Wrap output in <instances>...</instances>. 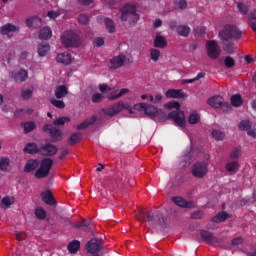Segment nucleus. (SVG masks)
<instances>
[{
  "label": "nucleus",
  "instance_id": "f257e3e1",
  "mask_svg": "<svg viewBox=\"0 0 256 256\" xmlns=\"http://www.w3.org/2000/svg\"><path fill=\"white\" fill-rule=\"evenodd\" d=\"M52 166V158H43L41 162L37 159H28L23 167V172L33 173L35 171V178L42 179L49 176Z\"/></svg>",
  "mask_w": 256,
  "mask_h": 256
},
{
  "label": "nucleus",
  "instance_id": "f03ea898",
  "mask_svg": "<svg viewBox=\"0 0 256 256\" xmlns=\"http://www.w3.org/2000/svg\"><path fill=\"white\" fill-rule=\"evenodd\" d=\"M136 219L140 222L148 221L151 226H164L165 219L160 212L150 213L146 208H142L136 212Z\"/></svg>",
  "mask_w": 256,
  "mask_h": 256
},
{
  "label": "nucleus",
  "instance_id": "7ed1b4c3",
  "mask_svg": "<svg viewBox=\"0 0 256 256\" xmlns=\"http://www.w3.org/2000/svg\"><path fill=\"white\" fill-rule=\"evenodd\" d=\"M168 110L176 109L168 114V119L174 120L178 127H186L185 113L180 111L181 104L179 102H168L165 104Z\"/></svg>",
  "mask_w": 256,
  "mask_h": 256
},
{
  "label": "nucleus",
  "instance_id": "20e7f679",
  "mask_svg": "<svg viewBox=\"0 0 256 256\" xmlns=\"http://www.w3.org/2000/svg\"><path fill=\"white\" fill-rule=\"evenodd\" d=\"M121 21H128L129 25H135L140 19V16L137 14V8L134 5L127 4L121 8Z\"/></svg>",
  "mask_w": 256,
  "mask_h": 256
},
{
  "label": "nucleus",
  "instance_id": "39448f33",
  "mask_svg": "<svg viewBox=\"0 0 256 256\" xmlns=\"http://www.w3.org/2000/svg\"><path fill=\"white\" fill-rule=\"evenodd\" d=\"M61 42L64 47L66 48H77L81 46V38L79 35L74 33L73 31H64L62 37H61Z\"/></svg>",
  "mask_w": 256,
  "mask_h": 256
},
{
  "label": "nucleus",
  "instance_id": "423d86ee",
  "mask_svg": "<svg viewBox=\"0 0 256 256\" xmlns=\"http://www.w3.org/2000/svg\"><path fill=\"white\" fill-rule=\"evenodd\" d=\"M221 40H239L241 38V31L233 25L227 24L224 29L219 32Z\"/></svg>",
  "mask_w": 256,
  "mask_h": 256
},
{
  "label": "nucleus",
  "instance_id": "0eeeda50",
  "mask_svg": "<svg viewBox=\"0 0 256 256\" xmlns=\"http://www.w3.org/2000/svg\"><path fill=\"white\" fill-rule=\"evenodd\" d=\"M123 110H127L129 113H133L131 106L129 104H125L124 102H117L114 106L103 109V113L109 117H113L116 114L121 113Z\"/></svg>",
  "mask_w": 256,
  "mask_h": 256
},
{
  "label": "nucleus",
  "instance_id": "6e6552de",
  "mask_svg": "<svg viewBox=\"0 0 256 256\" xmlns=\"http://www.w3.org/2000/svg\"><path fill=\"white\" fill-rule=\"evenodd\" d=\"M209 172V164L207 162H197L194 163L191 169L193 177L202 179Z\"/></svg>",
  "mask_w": 256,
  "mask_h": 256
},
{
  "label": "nucleus",
  "instance_id": "1a4fd4ad",
  "mask_svg": "<svg viewBox=\"0 0 256 256\" xmlns=\"http://www.w3.org/2000/svg\"><path fill=\"white\" fill-rule=\"evenodd\" d=\"M206 51L207 56L212 60H217L221 55V48L215 40H208L206 42Z\"/></svg>",
  "mask_w": 256,
  "mask_h": 256
},
{
  "label": "nucleus",
  "instance_id": "9d476101",
  "mask_svg": "<svg viewBox=\"0 0 256 256\" xmlns=\"http://www.w3.org/2000/svg\"><path fill=\"white\" fill-rule=\"evenodd\" d=\"M43 132L50 135V138L53 142H58L63 140V132L56 127L52 126V124H45L43 126Z\"/></svg>",
  "mask_w": 256,
  "mask_h": 256
},
{
  "label": "nucleus",
  "instance_id": "9b49d317",
  "mask_svg": "<svg viewBox=\"0 0 256 256\" xmlns=\"http://www.w3.org/2000/svg\"><path fill=\"white\" fill-rule=\"evenodd\" d=\"M85 249L88 253L97 254L103 249V240L99 238H93L87 242Z\"/></svg>",
  "mask_w": 256,
  "mask_h": 256
},
{
  "label": "nucleus",
  "instance_id": "f8f14e48",
  "mask_svg": "<svg viewBox=\"0 0 256 256\" xmlns=\"http://www.w3.org/2000/svg\"><path fill=\"white\" fill-rule=\"evenodd\" d=\"M201 239L209 245L217 246V244L223 242V238L214 237L212 232L207 230H200Z\"/></svg>",
  "mask_w": 256,
  "mask_h": 256
},
{
  "label": "nucleus",
  "instance_id": "ddd939ff",
  "mask_svg": "<svg viewBox=\"0 0 256 256\" xmlns=\"http://www.w3.org/2000/svg\"><path fill=\"white\" fill-rule=\"evenodd\" d=\"M125 62H126L125 55L120 54L119 56H116L110 59L109 68L112 70L119 69L124 65Z\"/></svg>",
  "mask_w": 256,
  "mask_h": 256
},
{
  "label": "nucleus",
  "instance_id": "4468645a",
  "mask_svg": "<svg viewBox=\"0 0 256 256\" xmlns=\"http://www.w3.org/2000/svg\"><path fill=\"white\" fill-rule=\"evenodd\" d=\"M57 153V147L53 144L46 143L43 146H40V153L39 155L42 156H55Z\"/></svg>",
  "mask_w": 256,
  "mask_h": 256
},
{
  "label": "nucleus",
  "instance_id": "2eb2a0df",
  "mask_svg": "<svg viewBox=\"0 0 256 256\" xmlns=\"http://www.w3.org/2000/svg\"><path fill=\"white\" fill-rule=\"evenodd\" d=\"M11 77L17 83H23L28 78V72L25 69H20L18 71L11 72Z\"/></svg>",
  "mask_w": 256,
  "mask_h": 256
},
{
  "label": "nucleus",
  "instance_id": "dca6fc26",
  "mask_svg": "<svg viewBox=\"0 0 256 256\" xmlns=\"http://www.w3.org/2000/svg\"><path fill=\"white\" fill-rule=\"evenodd\" d=\"M40 196H42V200L46 205L51 207L57 205V201L50 190L41 193Z\"/></svg>",
  "mask_w": 256,
  "mask_h": 256
},
{
  "label": "nucleus",
  "instance_id": "f3484780",
  "mask_svg": "<svg viewBox=\"0 0 256 256\" xmlns=\"http://www.w3.org/2000/svg\"><path fill=\"white\" fill-rule=\"evenodd\" d=\"M19 32V27L15 26L12 23H6L0 28V34L1 35H8L9 38H11L10 33Z\"/></svg>",
  "mask_w": 256,
  "mask_h": 256
},
{
  "label": "nucleus",
  "instance_id": "a211bd4d",
  "mask_svg": "<svg viewBox=\"0 0 256 256\" xmlns=\"http://www.w3.org/2000/svg\"><path fill=\"white\" fill-rule=\"evenodd\" d=\"M144 113L146 116H148L150 119H155L159 116V114L162 113V110H158L155 106L148 104L147 107L144 110Z\"/></svg>",
  "mask_w": 256,
  "mask_h": 256
},
{
  "label": "nucleus",
  "instance_id": "6ab92c4d",
  "mask_svg": "<svg viewBox=\"0 0 256 256\" xmlns=\"http://www.w3.org/2000/svg\"><path fill=\"white\" fill-rule=\"evenodd\" d=\"M224 99L220 95L212 96L208 99L207 104L215 109H219L223 105Z\"/></svg>",
  "mask_w": 256,
  "mask_h": 256
},
{
  "label": "nucleus",
  "instance_id": "aec40b11",
  "mask_svg": "<svg viewBox=\"0 0 256 256\" xmlns=\"http://www.w3.org/2000/svg\"><path fill=\"white\" fill-rule=\"evenodd\" d=\"M172 202L177 207H182V208H191V207H193V202H187L185 199H183L180 196L172 197Z\"/></svg>",
  "mask_w": 256,
  "mask_h": 256
},
{
  "label": "nucleus",
  "instance_id": "412c9836",
  "mask_svg": "<svg viewBox=\"0 0 256 256\" xmlns=\"http://www.w3.org/2000/svg\"><path fill=\"white\" fill-rule=\"evenodd\" d=\"M56 62L62 63L63 65H69L72 63V55L67 52L60 53L56 57Z\"/></svg>",
  "mask_w": 256,
  "mask_h": 256
},
{
  "label": "nucleus",
  "instance_id": "4be33fe9",
  "mask_svg": "<svg viewBox=\"0 0 256 256\" xmlns=\"http://www.w3.org/2000/svg\"><path fill=\"white\" fill-rule=\"evenodd\" d=\"M165 96L168 99H182L184 97L182 90L179 89H169Z\"/></svg>",
  "mask_w": 256,
  "mask_h": 256
},
{
  "label": "nucleus",
  "instance_id": "5701e85b",
  "mask_svg": "<svg viewBox=\"0 0 256 256\" xmlns=\"http://www.w3.org/2000/svg\"><path fill=\"white\" fill-rule=\"evenodd\" d=\"M23 152L30 155L40 154V147L35 143H28L25 148H23Z\"/></svg>",
  "mask_w": 256,
  "mask_h": 256
},
{
  "label": "nucleus",
  "instance_id": "b1692460",
  "mask_svg": "<svg viewBox=\"0 0 256 256\" xmlns=\"http://www.w3.org/2000/svg\"><path fill=\"white\" fill-rule=\"evenodd\" d=\"M153 46L157 49H165L167 46V41L164 36H156L153 40Z\"/></svg>",
  "mask_w": 256,
  "mask_h": 256
},
{
  "label": "nucleus",
  "instance_id": "393cba45",
  "mask_svg": "<svg viewBox=\"0 0 256 256\" xmlns=\"http://www.w3.org/2000/svg\"><path fill=\"white\" fill-rule=\"evenodd\" d=\"M97 121V117L96 116H92L90 119H87L83 122H81L79 125L76 126L77 130H84L88 127H90L91 125L95 124Z\"/></svg>",
  "mask_w": 256,
  "mask_h": 256
},
{
  "label": "nucleus",
  "instance_id": "a878e982",
  "mask_svg": "<svg viewBox=\"0 0 256 256\" xmlns=\"http://www.w3.org/2000/svg\"><path fill=\"white\" fill-rule=\"evenodd\" d=\"M104 26L106 27L109 34H115L116 32V25L115 22L111 18H104Z\"/></svg>",
  "mask_w": 256,
  "mask_h": 256
},
{
  "label": "nucleus",
  "instance_id": "bb28decb",
  "mask_svg": "<svg viewBox=\"0 0 256 256\" xmlns=\"http://www.w3.org/2000/svg\"><path fill=\"white\" fill-rule=\"evenodd\" d=\"M223 44V49L227 54H232L235 50V46L231 40L228 39H221Z\"/></svg>",
  "mask_w": 256,
  "mask_h": 256
},
{
  "label": "nucleus",
  "instance_id": "cd10ccee",
  "mask_svg": "<svg viewBox=\"0 0 256 256\" xmlns=\"http://www.w3.org/2000/svg\"><path fill=\"white\" fill-rule=\"evenodd\" d=\"M52 37V31L49 27H44L39 30V39L40 40H49Z\"/></svg>",
  "mask_w": 256,
  "mask_h": 256
},
{
  "label": "nucleus",
  "instance_id": "c85d7f7f",
  "mask_svg": "<svg viewBox=\"0 0 256 256\" xmlns=\"http://www.w3.org/2000/svg\"><path fill=\"white\" fill-rule=\"evenodd\" d=\"M239 169L238 161H231L225 164V170L229 173H236Z\"/></svg>",
  "mask_w": 256,
  "mask_h": 256
},
{
  "label": "nucleus",
  "instance_id": "c756f323",
  "mask_svg": "<svg viewBox=\"0 0 256 256\" xmlns=\"http://www.w3.org/2000/svg\"><path fill=\"white\" fill-rule=\"evenodd\" d=\"M190 31H191V29L187 25H179L176 28L177 34L182 37H188L190 35Z\"/></svg>",
  "mask_w": 256,
  "mask_h": 256
},
{
  "label": "nucleus",
  "instance_id": "7c9ffc66",
  "mask_svg": "<svg viewBox=\"0 0 256 256\" xmlns=\"http://www.w3.org/2000/svg\"><path fill=\"white\" fill-rule=\"evenodd\" d=\"M80 247H81V243L80 241L78 240H73L72 242H70L67 246V249L68 251L71 253V254H76L77 251L80 250Z\"/></svg>",
  "mask_w": 256,
  "mask_h": 256
},
{
  "label": "nucleus",
  "instance_id": "2f4dec72",
  "mask_svg": "<svg viewBox=\"0 0 256 256\" xmlns=\"http://www.w3.org/2000/svg\"><path fill=\"white\" fill-rule=\"evenodd\" d=\"M21 126L23 127V132L27 135L34 131L36 128V123L33 121L23 122Z\"/></svg>",
  "mask_w": 256,
  "mask_h": 256
},
{
  "label": "nucleus",
  "instance_id": "473e14b6",
  "mask_svg": "<svg viewBox=\"0 0 256 256\" xmlns=\"http://www.w3.org/2000/svg\"><path fill=\"white\" fill-rule=\"evenodd\" d=\"M116 92L117 91L114 89L112 93H115V94L111 95V96H108V100L114 101L116 99H120L121 97H123L124 95L129 93V89L128 88L120 89L118 94H116Z\"/></svg>",
  "mask_w": 256,
  "mask_h": 256
},
{
  "label": "nucleus",
  "instance_id": "72a5a7b5",
  "mask_svg": "<svg viewBox=\"0 0 256 256\" xmlns=\"http://www.w3.org/2000/svg\"><path fill=\"white\" fill-rule=\"evenodd\" d=\"M50 51V45L48 43L38 44L37 52L39 56L44 57Z\"/></svg>",
  "mask_w": 256,
  "mask_h": 256
},
{
  "label": "nucleus",
  "instance_id": "f704fd0d",
  "mask_svg": "<svg viewBox=\"0 0 256 256\" xmlns=\"http://www.w3.org/2000/svg\"><path fill=\"white\" fill-rule=\"evenodd\" d=\"M67 94H68L67 87H65L64 85L56 87V90H55L56 99H63Z\"/></svg>",
  "mask_w": 256,
  "mask_h": 256
},
{
  "label": "nucleus",
  "instance_id": "c9c22d12",
  "mask_svg": "<svg viewBox=\"0 0 256 256\" xmlns=\"http://www.w3.org/2000/svg\"><path fill=\"white\" fill-rule=\"evenodd\" d=\"M248 26L256 33V11H252L248 16Z\"/></svg>",
  "mask_w": 256,
  "mask_h": 256
},
{
  "label": "nucleus",
  "instance_id": "e433bc0d",
  "mask_svg": "<svg viewBox=\"0 0 256 256\" xmlns=\"http://www.w3.org/2000/svg\"><path fill=\"white\" fill-rule=\"evenodd\" d=\"M229 218L230 216L227 212H221V213H218L216 216H214L212 218V221L215 223H221L223 221H226Z\"/></svg>",
  "mask_w": 256,
  "mask_h": 256
},
{
  "label": "nucleus",
  "instance_id": "4c0bfd02",
  "mask_svg": "<svg viewBox=\"0 0 256 256\" xmlns=\"http://www.w3.org/2000/svg\"><path fill=\"white\" fill-rule=\"evenodd\" d=\"M71 122V118L68 116H62L53 121L54 126H64L66 123Z\"/></svg>",
  "mask_w": 256,
  "mask_h": 256
},
{
  "label": "nucleus",
  "instance_id": "58836bf2",
  "mask_svg": "<svg viewBox=\"0 0 256 256\" xmlns=\"http://www.w3.org/2000/svg\"><path fill=\"white\" fill-rule=\"evenodd\" d=\"M10 165V158L2 157L0 158V171L7 172Z\"/></svg>",
  "mask_w": 256,
  "mask_h": 256
},
{
  "label": "nucleus",
  "instance_id": "ea45409f",
  "mask_svg": "<svg viewBox=\"0 0 256 256\" xmlns=\"http://www.w3.org/2000/svg\"><path fill=\"white\" fill-rule=\"evenodd\" d=\"M35 216L38 220L43 221L45 218H47V212L44 210V208L38 207L35 209Z\"/></svg>",
  "mask_w": 256,
  "mask_h": 256
},
{
  "label": "nucleus",
  "instance_id": "a19ab883",
  "mask_svg": "<svg viewBox=\"0 0 256 256\" xmlns=\"http://www.w3.org/2000/svg\"><path fill=\"white\" fill-rule=\"evenodd\" d=\"M206 76V73L205 72H199L197 77L193 78V79H185V80H182V84L183 85H186V84H193L195 83L196 81L204 78Z\"/></svg>",
  "mask_w": 256,
  "mask_h": 256
},
{
  "label": "nucleus",
  "instance_id": "79ce46f5",
  "mask_svg": "<svg viewBox=\"0 0 256 256\" xmlns=\"http://www.w3.org/2000/svg\"><path fill=\"white\" fill-rule=\"evenodd\" d=\"M231 104L234 107H239V106L243 105V100L241 99L240 94H234L231 96Z\"/></svg>",
  "mask_w": 256,
  "mask_h": 256
},
{
  "label": "nucleus",
  "instance_id": "37998d69",
  "mask_svg": "<svg viewBox=\"0 0 256 256\" xmlns=\"http://www.w3.org/2000/svg\"><path fill=\"white\" fill-rule=\"evenodd\" d=\"M82 140V134L81 133H73L71 134L69 138V144L71 146L75 145L76 143H79Z\"/></svg>",
  "mask_w": 256,
  "mask_h": 256
},
{
  "label": "nucleus",
  "instance_id": "c03bdc74",
  "mask_svg": "<svg viewBox=\"0 0 256 256\" xmlns=\"http://www.w3.org/2000/svg\"><path fill=\"white\" fill-rule=\"evenodd\" d=\"M32 96H33V88L21 90V98L23 100H30L32 99Z\"/></svg>",
  "mask_w": 256,
  "mask_h": 256
},
{
  "label": "nucleus",
  "instance_id": "a18cd8bd",
  "mask_svg": "<svg viewBox=\"0 0 256 256\" xmlns=\"http://www.w3.org/2000/svg\"><path fill=\"white\" fill-rule=\"evenodd\" d=\"M159 57H161V51L157 49H151L150 50V58L154 63H157L159 60Z\"/></svg>",
  "mask_w": 256,
  "mask_h": 256
},
{
  "label": "nucleus",
  "instance_id": "49530a36",
  "mask_svg": "<svg viewBox=\"0 0 256 256\" xmlns=\"http://www.w3.org/2000/svg\"><path fill=\"white\" fill-rule=\"evenodd\" d=\"M199 120H201V116H199V114H197V113H192L189 116L188 122H189L190 125H196Z\"/></svg>",
  "mask_w": 256,
  "mask_h": 256
},
{
  "label": "nucleus",
  "instance_id": "de8ad7c7",
  "mask_svg": "<svg viewBox=\"0 0 256 256\" xmlns=\"http://www.w3.org/2000/svg\"><path fill=\"white\" fill-rule=\"evenodd\" d=\"M212 136L216 141H222L225 137V134L220 130H213Z\"/></svg>",
  "mask_w": 256,
  "mask_h": 256
},
{
  "label": "nucleus",
  "instance_id": "09e8293b",
  "mask_svg": "<svg viewBox=\"0 0 256 256\" xmlns=\"http://www.w3.org/2000/svg\"><path fill=\"white\" fill-rule=\"evenodd\" d=\"M225 67L231 69L235 66V59L231 58L230 56H226L224 59Z\"/></svg>",
  "mask_w": 256,
  "mask_h": 256
},
{
  "label": "nucleus",
  "instance_id": "8fccbe9b",
  "mask_svg": "<svg viewBox=\"0 0 256 256\" xmlns=\"http://www.w3.org/2000/svg\"><path fill=\"white\" fill-rule=\"evenodd\" d=\"M239 129L241 131H248L251 129V122H249L248 120H243L240 122V125H239Z\"/></svg>",
  "mask_w": 256,
  "mask_h": 256
},
{
  "label": "nucleus",
  "instance_id": "3c124183",
  "mask_svg": "<svg viewBox=\"0 0 256 256\" xmlns=\"http://www.w3.org/2000/svg\"><path fill=\"white\" fill-rule=\"evenodd\" d=\"M51 104L58 109H64L65 108V102L61 100L51 99Z\"/></svg>",
  "mask_w": 256,
  "mask_h": 256
},
{
  "label": "nucleus",
  "instance_id": "603ef678",
  "mask_svg": "<svg viewBox=\"0 0 256 256\" xmlns=\"http://www.w3.org/2000/svg\"><path fill=\"white\" fill-rule=\"evenodd\" d=\"M188 6V3L186 0H180L175 3V9L176 10H184Z\"/></svg>",
  "mask_w": 256,
  "mask_h": 256
},
{
  "label": "nucleus",
  "instance_id": "864d4df0",
  "mask_svg": "<svg viewBox=\"0 0 256 256\" xmlns=\"http://www.w3.org/2000/svg\"><path fill=\"white\" fill-rule=\"evenodd\" d=\"M240 156H241V149L238 148V147L233 148V150H232V152H231V154H230V158H231L232 160H236V159H238Z\"/></svg>",
  "mask_w": 256,
  "mask_h": 256
},
{
  "label": "nucleus",
  "instance_id": "5fc2aeb1",
  "mask_svg": "<svg viewBox=\"0 0 256 256\" xmlns=\"http://www.w3.org/2000/svg\"><path fill=\"white\" fill-rule=\"evenodd\" d=\"M104 44H105V40H104V38H102V37H96V38L94 39V41H93V45H94V47H96V48L103 47Z\"/></svg>",
  "mask_w": 256,
  "mask_h": 256
},
{
  "label": "nucleus",
  "instance_id": "6e6d98bb",
  "mask_svg": "<svg viewBox=\"0 0 256 256\" xmlns=\"http://www.w3.org/2000/svg\"><path fill=\"white\" fill-rule=\"evenodd\" d=\"M34 21H39V17L38 16L28 17L25 21L26 27L32 28Z\"/></svg>",
  "mask_w": 256,
  "mask_h": 256
},
{
  "label": "nucleus",
  "instance_id": "4d7b16f0",
  "mask_svg": "<svg viewBox=\"0 0 256 256\" xmlns=\"http://www.w3.org/2000/svg\"><path fill=\"white\" fill-rule=\"evenodd\" d=\"M237 7H238V10H239V13H241L243 15H246L249 11L247 6L242 2H239Z\"/></svg>",
  "mask_w": 256,
  "mask_h": 256
},
{
  "label": "nucleus",
  "instance_id": "13d9d810",
  "mask_svg": "<svg viewBox=\"0 0 256 256\" xmlns=\"http://www.w3.org/2000/svg\"><path fill=\"white\" fill-rule=\"evenodd\" d=\"M78 22L82 25H88L89 23V17L84 15V14H80L78 16Z\"/></svg>",
  "mask_w": 256,
  "mask_h": 256
},
{
  "label": "nucleus",
  "instance_id": "bf43d9fd",
  "mask_svg": "<svg viewBox=\"0 0 256 256\" xmlns=\"http://www.w3.org/2000/svg\"><path fill=\"white\" fill-rule=\"evenodd\" d=\"M147 104L145 102H140V103H137L134 105V110H137V111H145L146 108H147Z\"/></svg>",
  "mask_w": 256,
  "mask_h": 256
},
{
  "label": "nucleus",
  "instance_id": "052dcab7",
  "mask_svg": "<svg viewBox=\"0 0 256 256\" xmlns=\"http://www.w3.org/2000/svg\"><path fill=\"white\" fill-rule=\"evenodd\" d=\"M103 99H104L103 94L96 93V94H93V96H92L93 103H100L101 101H103Z\"/></svg>",
  "mask_w": 256,
  "mask_h": 256
},
{
  "label": "nucleus",
  "instance_id": "680f3d73",
  "mask_svg": "<svg viewBox=\"0 0 256 256\" xmlns=\"http://www.w3.org/2000/svg\"><path fill=\"white\" fill-rule=\"evenodd\" d=\"M203 216L204 215H203L202 211H195L192 213L191 219L192 220H201V219H203Z\"/></svg>",
  "mask_w": 256,
  "mask_h": 256
},
{
  "label": "nucleus",
  "instance_id": "e2e57ef3",
  "mask_svg": "<svg viewBox=\"0 0 256 256\" xmlns=\"http://www.w3.org/2000/svg\"><path fill=\"white\" fill-rule=\"evenodd\" d=\"M240 244H243V238L242 237L233 238L232 241H231L232 246H238Z\"/></svg>",
  "mask_w": 256,
  "mask_h": 256
},
{
  "label": "nucleus",
  "instance_id": "0e129e2a",
  "mask_svg": "<svg viewBox=\"0 0 256 256\" xmlns=\"http://www.w3.org/2000/svg\"><path fill=\"white\" fill-rule=\"evenodd\" d=\"M99 89L101 92H106V91L113 92L114 91V89L108 88L107 84H100Z\"/></svg>",
  "mask_w": 256,
  "mask_h": 256
},
{
  "label": "nucleus",
  "instance_id": "69168bd1",
  "mask_svg": "<svg viewBox=\"0 0 256 256\" xmlns=\"http://www.w3.org/2000/svg\"><path fill=\"white\" fill-rule=\"evenodd\" d=\"M1 202L3 206H6V207H10L12 205V202L9 197H4Z\"/></svg>",
  "mask_w": 256,
  "mask_h": 256
},
{
  "label": "nucleus",
  "instance_id": "338daca9",
  "mask_svg": "<svg viewBox=\"0 0 256 256\" xmlns=\"http://www.w3.org/2000/svg\"><path fill=\"white\" fill-rule=\"evenodd\" d=\"M16 238L18 241H23L26 238V234L24 232H16Z\"/></svg>",
  "mask_w": 256,
  "mask_h": 256
},
{
  "label": "nucleus",
  "instance_id": "774afa93",
  "mask_svg": "<svg viewBox=\"0 0 256 256\" xmlns=\"http://www.w3.org/2000/svg\"><path fill=\"white\" fill-rule=\"evenodd\" d=\"M247 131V135L248 136H250V137H252V138H254V139H256V130L255 129H248V130H246Z\"/></svg>",
  "mask_w": 256,
  "mask_h": 256
}]
</instances>
